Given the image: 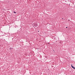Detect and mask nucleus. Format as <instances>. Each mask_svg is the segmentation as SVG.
Here are the masks:
<instances>
[{"instance_id":"2","label":"nucleus","mask_w":75,"mask_h":75,"mask_svg":"<svg viewBox=\"0 0 75 75\" xmlns=\"http://www.w3.org/2000/svg\"><path fill=\"white\" fill-rule=\"evenodd\" d=\"M13 13H15V14H16V12L15 11H13Z\"/></svg>"},{"instance_id":"1","label":"nucleus","mask_w":75,"mask_h":75,"mask_svg":"<svg viewBox=\"0 0 75 75\" xmlns=\"http://www.w3.org/2000/svg\"><path fill=\"white\" fill-rule=\"evenodd\" d=\"M71 66L72 68H73V69H75V67H74L72 66V64H71Z\"/></svg>"},{"instance_id":"6","label":"nucleus","mask_w":75,"mask_h":75,"mask_svg":"<svg viewBox=\"0 0 75 75\" xmlns=\"http://www.w3.org/2000/svg\"><path fill=\"white\" fill-rule=\"evenodd\" d=\"M62 19H63V18H62Z\"/></svg>"},{"instance_id":"4","label":"nucleus","mask_w":75,"mask_h":75,"mask_svg":"<svg viewBox=\"0 0 75 75\" xmlns=\"http://www.w3.org/2000/svg\"><path fill=\"white\" fill-rule=\"evenodd\" d=\"M68 28V27H66V28Z\"/></svg>"},{"instance_id":"5","label":"nucleus","mask_w":75,"mask_h":75,"mask_svg":"<svg viewBox=\"0 0 75 75\" xmlns=\"http://www.w3.org/2000/svg\"><path fill=\"white\" fill-rule=\"evenodd\" d=\"M38 32H39V31H38Z\"/></svg>"},{"instance_id":"3","label":"nucleus","mask_w":75,"mask_h":75,"mask_svg":"<svg viewBox=\"0 0 75 75\" xmlns=\"http://www.w3.org/2000/svg\"><path fill=\"white\" fill-rule=\"evenodd\" d=\"M45 57L46 58H47V56H45Z\"/></svg>"}]
</instances>
